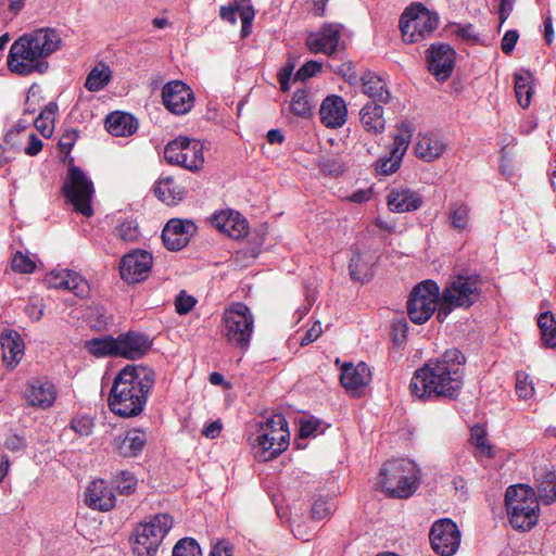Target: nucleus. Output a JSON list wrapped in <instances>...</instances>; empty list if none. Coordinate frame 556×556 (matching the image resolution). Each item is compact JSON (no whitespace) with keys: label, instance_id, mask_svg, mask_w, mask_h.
I'll return each instance as SVG.
<instances>
[{"label":"nucleus","instance_id":"obj_13","mask_svg":"<svg viewBox=\"0 0 556 556\" xmlns=\"http://www.w3.org/2000/svg\"><path fill=\"white\" fill-rule=\"evenodd\" d=\"M482 287L481 277L478 274L467 271L455 275L444 288L445 299L454 300L457 307L469 308L480 298Z\"/></svg>","mask_w":556,"mask_h":556},{"label":"nucleus","instance_id":"obj_30","mask_svg":"<svg viewBox=\"0 0 556 556\" xmlns=\"http://www.w3.org/2000/svg\"><path fill=\"white\" fill-rule=\"evenodd\" d=\"M213 224L218 230L233 239H240L248 232V223L241 218L239 213L222 212L216 214L213 217Z\"/></svg>","mask_w":556,"mask_h":556},{"label":"nucleus","instance_id":"obj_44","mask_svg":"<svg viewBox=\"0 0 556 556\" xmlns=\"http://www.w3.org/2000/svg\"><path fill=\"white\" fill-rule=\"evenodd\" d=\"M291 112L300 117L307 118L312 115V106L308 100V93L305 90L294 92L290 105Z\"/></svg>","mask_w":556,"mask_h":556},{"label":"nucleus","instance_id":"obj_11","mask_svg":"<svg viewBox=\"0 0 556 556\" xmlns=\"http://www.w3.org/2000/svg\"><path fill=\"white\" fill-rule=\"evenodd\" d=\"M440 301V287L433 280H425L415 286L407 301V314L416 325L427 323L437 311Z\"/></svg>","mask_w":556,"mask_h":556},{"label":"nucleus","instance_id":"obj_4","mask_svg":"<svg viewBox=\"0 0 556 556\" xmlns=\"http://www.w3.org/2000/svg\"><path fill=\"white\" fill-rule=\"evenodd\" d=\"M289 442L288 421L281 413H276L260 422L251 445L260 462H269L285 452Z\"/></svg>","mask_w":556,"mask_h":556},{"label":"nucleus","instance_id":"obj_10","mask_svg":"<svg viewBox=\"0 0 556 556\" xmlns=\"http://www.w3.org/2000/svg\"><path fill=\"white\" fill-rule=\"evenodd\" d=\"M164 159L170 165L199 172L204 164L203 144L194 138L179 136L167 142Z\"/></svg>","mask_w":556,"mask_h":556},{"label":"nucleus","instance_id":"obj_16","mask_svg":"<svg viewBox=\"0 0 556 556\" xmlns=\"http://www.w3.org/2000/svg\"><path fill=\"white\" fill-rule=\"evenodd\" d=\"M427 53V66L429 72L439 80L447 79L455 66L456 51L448 43H432Z\"/></svg>","mask_w":556,"mask_h":556},{"label":"nucleus","instance_id":"obj_1","mask_svg":"<svg viewBox=\"0 0 556 556\" xmlns=\"http://www.w3.org/2000/svg\"><path fill=\"white\" fill-rule=\"evenodd\" d=\"M466 357L456 348L446 350L441 358L430 359L417 369L409 383V390L418 399H456L463 387Z\"/></svg>","mask_w":556,"mask_h":556},{"label":"nucleus","instance_id":"obj_37","mask_svg":"<svg viewBox=\"0 0 556 556\" xmlns=\"http://www.w3.org/2000/svg\"><path fill=\"white\" fill-rule=\"evenodd\" d=\"M397 130V134L393 137V147L390 153L402 162L413 136V126L408 121H404L400 124Z\"/></svg>","mask_w":556,"mask_h":556},{"label":"nucleus","instance_id":"obj_25","mask_svg":"<svg viewBox=\"0 0 556 556\" xmlns=\"http://www.w3.org/2000/svg\"><path fill=\"white\" fill-rule=\"evenodd\" d=\"M148 441L147 432L141 429H130L124 437L114 439L113 451L122 457L130 458L139 456Z\"/></svg>","mask_w":556,"mask_h":556},{"label":"nucleus","instance_id":"obj_55","mask_svg":"<svg viewBox=\"0 0 556 556\" xmlns=\"http://www.w3.org/2000/svg\"><path fill=\"white\" fill-rule=\"evenodd\" d=\"M321 71V64L317 61H308L295 73L294 80H306Z\"/></svg>","mask_w":556,"mask_h":556},{"label":"nucleus","instance_id":"obj_36","mask_svg":"<svg viewBox=\"0 0 556 556\" xmlns=\"http://www.w3.org/2000/svg\"><path fill=\"white\" fill-rule=\"evenodd\" d=\"M59 111L55 102H49L39 113L34 126L45 137L50 138L54 130V119Z\"/></svg>","mask_w":556,"mask_h":556},{"label":"nucleus","instance_id":"obj_12","mask_svg":"<svg viewBox=\"0 0 556 556\" xmlns=\"http://www.w3.org/2000/svg\"><path fill=\"white\" fill-rule=\"evenodd\" d=\"M62 190L77 213L86 217L92 216L91 198L93 185L79 167L75 165L70 166L67 179Z\"/></svg>","mask_w":556,"mask_h":556},{"label":"nucleus","instance_id":"obj_18","mask_svg":"<svg viewBox=\"0 0 556 556\" xmlns=\"http://www.w3.org/2000/svg\"><path fill=\"white\" fill-rule=\"evenodd\" d=\"M195 230L197 226L191 220L169 219L162 231L163 243L170 251H179L189 243Z\"/></svg>","mask_w":556,"mask_h":556},{"label":"nucleus","instance_id":"obj_63","mask_svg":"<svg viewBox=\"0 0 556 556\" xmlns=\"http://www.w3.org/2000/svg\"><path fill=\"white\" fill-rule=\"evenodd\" d=\"M210 556H232V546L226 541H219L213 546Z\"/></svg>","mask_w":556,"mask_h":556},{"label":"nucleus","instance_id":"obj_54","mask_svg":"<svg viewBox=\"0 0 556 556\" xmlns=\"http://www.w3.org/2000/svg\"><path fill=\"white\" fill-rule=\"evenodd\" d=\"M66 282L64 290L72 291L76 295L83 294L86 281L79 274L67 269Z\"/></svg>","mask_w":556,"mask_h":556},{"label":"nucleus","instance_id":"obj_49","mask_svg":"<svg viewBox=\"0 0 556 556\" xmlns=\"http://www.w3.org/2000/svg\"><path fill=\"white\" fill-rule=\"evenodd\" d=\"M12 269L20 274H31L36 269V263L26 254L17 251L12 257Z\"/></svg>","mask_w":556,"mask_h":556},{"label":"nucleus","instance_id":"obj_23","mask_svg":"<svg viewBox=\"0 0 556 556\" xmlns=\"http://www.w3.org/2000/svg\"><path fill=\"white\" fill-rule=\"evenodd\" d=\"M118 356L128 359L142 357L151 348L148 336L136 331H128L117 337Z\"/></svg>","mask_w":556,"mask_h":556},{"label":"nucleus","instance_id":"obj_52","mask_svg":"<svg viewBox=\"0 0 556 556\" xmlns=\"http://www.w3.org/2000/svg\"><path fill=\"white\" fill-rule=\"evenodd\" d=\"M516 393L520 399L527 400L533 395L534 388L531 381H528V375L521 371L516 374Z\"/></svg>","mask_w":556,"mask_h":556},{"label":"nucleus","instance_id":"obj_9","mask_svg":"<svg viewBox=\"0 0 556 556\" xmlns=\"http://www.w3.org/2000/svg\"><path fill=\"white\" fill-rule=\"evenodd\" d=\"M172 526L173 518L168 514L155 515L150 521L139 525L132 544L134 555L155 556Z\"/></svg>","mask_w":556,"mask_h":556},{"label":"nucleus","instance_id":"obj_64","mask_svg":"<svg viewBox=\"0 0 556 556\" xmlns=\"http://www.w3.org/2000/svg\"><path fill=\"white\" fill-rule=\"evenodd\" d=\"M223 429V425L219 420L212 421L202 430V434L208 439H215L219 437Z\"/></svg>","mask_w":556,"mask_h":556},{"label":"nucleus","instance_id":"obj_45","mask_svg":"<svg viewBox=\"0 0 556 556\" xmlns=\"http://www.w3.org/2000/svg\"><path fill=\"white\" fill-rule=\"evenodd\" d=\"M112 483L119 494L129 495L136 490L137 479L131 472L124 470L113 477Z\"/></svg>","mask_w":556,"mask_h":556},{"label":"nucleus","instance_id":"obj_15","mask_svg":"<svg viewBox=\"0 0 556 556\" xmlns=\"http://www.w3.org/2000/svg\"><path fill=\"white\" fill-rule=\"evenodd\" d=\"M164 106L175 115L187 114L193 106L194 94L189 86L180 80H172L162 89Z\"/></svg>","mask_w":556,"mask_h":556},{"label":"nucleus","instance_id":"obj_8","mask_svg":"<svg viewBox=\"0 0 556 556\" xmlns=\"http://www.w3.org/2000/svg\"><path fill=\"white\" fill-rule=\"evenodd\" d=\"M438 13L429 11L422 3L407 7L400 17L402 38L406 43H416L429 38L438 28Z\"/></svg>","mask_w":556,"mask_h":556},{"label":"nucleus","instance_id":"obj_27","mask_svg":"<svg viewBox=\"0 0 556 556\" xmlns=\"http://www.w3.org/2000/svg\"><path fill=\"white\" fill-rule=\"evenodd\" d=\"M371 380L369 366L361 362L357 365L346 363L341 368L340 381L342 387L351 392L365 388Z\"/></svg>","mask_w":556,"mask_h":556},{"label":"nucleus","instance_id":"obj_57","mask_svg":"<svg viewBox=\"0 0 556 556\" xmlns=\"http://www.w3.org/2000/svg\"><path fill=\"white\" fill-rule=\"evenodd\" d=\"M440 303L438 302L437 306V319L440 323H443L445 318L452 313V311L457 307L455 301L452 299L447 301L445 299V291L443 290L442 296L440 298Z\"/></svg>","mask_w":556,"mask_h":556},{"label":"nucleus","instance_id":"obj_50","mask_svg":"<svg viewBox=\"0 0 556 556\" xmlns=\"http://www.w3.org/2000/svg\"><path fill=\"white\" fill-rule=\"evenodd\" d=\"M197 299L181 290L175 299V308L179 315H186L193 309Z\"/></svg>","mask_w":556,"mask_h":556},{"label":"nucleus","instance_id":"obj_41","mask_svg":"<svg viewBox=\"0 0 556 556\" xmlns=\"http://www.w3.org/2000/svg\"><path fill=\"white\" fill-rule=\"evenodd\" d=\"M536 497L544 505H551L556 502V475L545 472L536 486Z\"/></svg>","mask_w":556,"mask_h":556},{"label":"nucleus","instance_id":"obj_39","mask_svg":"<svg viewBox=\"0 0 556 556\" xmlns=\"http://www.w3.org/2000/svg\"><path fill=\"white\" fill-rule=\"evenodd\" d=\"M350 276L354 281L362 283L368 281L372 276L370 264L364 260L359 251H354L349 264Z\"/></svg>","mask_w":556,"mask_h":556},{"label":"nucleus","instance_id":"obj_3","mask_svg":"<svg viewBox=\"0 0 556 556\" xmlns=\"http://www.w3.org/2000/svg\"><path fill=\"white\" fill-rule=\"evenodd\" d=\"M154 382V371L151 368L126 365L115 376L109 394L111 412L124 418L138 416L147 404Z\"/></svg>","mask_w":556,"mask_h":556},{"label":"nucleus","instance_id":"obj_58","mask_svg":"<svg viewBox=\"0 0 556 556\" xmlns=\"http://www.w3.org/2000/svg\"><path fill=\"white\" fill-rule=\"evenodd\" d=\"M519 34L516 29H511L505 33L502 38L501 49L505 54H509L518 41Z\"/></svg>","mask_w":556,"mask_h":556},{"label":"nucleus","instance_id":"obj_14","mask_svg":"<svg viewBox=\"0 0 556 556\" xmlns=\"http://www.w3.org/2000/svg\"><path fill=\"white\" fill-rule=\"evenodd\" d=\"M429 540L432 549L440 556H453L457 553L462 533L451 518L434 521L430 528Z\"/></svg>","mask_w":556,"mask_h":556},{"label":"nucleus","instance_id":"obj_19","mask_svg":"<svg viewBox=\"0 0 556 556\" xmlns=\"http://www.w3.org/2000/svg\"><path fill=\"white\" fill-rule=\"evenodd\" d=\"M340 26L337 24H326L319 31L311 33L306 40V47L312 53L323 52L332 55L337 52L340 41Z\"/></svg>","mask_w":556,"mask_h":556},{"label":"nucleus","instance_id":"obj_42","mask_svg":"<svg viewBox=\"0 0 556 556\" xmlns=\"http://www.w3.org/2000/svg\"><path fill=\"white\" fill-rule=\"evenodd\" d=\"M111 80V70L105 64L94 66L87 75L85 87L92 92L102 90Z\"/></svg>","mask_w":556,"mask_h":556},{"label":"nucleus","instance_id":"obj_34","mask_svg":"<svg viewBox=\"0 0 556 556\" xmlns=\"http://www.w3.org/2000/svg\"><path fill=\"white\" fill-rule=\"evenodd\" d=\"M86 351L98 358L118 356L117 338L104 336L85 341Z\"/></svg>","mask_w":556,"mask_h":556},{"label":"nucleus","instance_id":"obj_29","mask_svg":"<svg viewBox=\"0 0 556 556\" xmlns=\"http://www.w3.org/2000/svg\"><path fill=\"white\" fill-rule=\"evenodd\" d=\"M361 81L362 91L372 100L371 103L387 104L390 102L391 93L381 76H378L371 71H367L361 76Z\"/></svg>","mask_w":556,"mask_h":556},{"label":"nucleus","instance_id":"obj_47","mask_svg":"<svg viewBox=\"0 0 556 556\" xmlns=\"http://www.w3.org/2000/svg\"><path fill=\"white\" fill-rule=\"evenodd\" d=\"M172 556H202V552L194 539L184 538L173 547Z\"/></svg>","mask_w":556,"mask_h":556},{"label":"nucleus","instance_id":"obj_48","mask_svg":"<svg viewBox=\"0 0 556 556\" xmlns=\"http://www.w3.org/2000/svg\"><path fill=\"white\" fill-rule=\"evenodd\" d=\"M334 510L336 505L332 501L318 498L312 506L311 516L313 519L323 520L329 518Z\"/></svg>","mask_w":556,"mask_h":556},{"label":"nucleus","instance_id":"obj_31","mask_svg":"<svg viewBox=\"0 0 556 556\" xmlns=\"http://www.w3.org/2000/svg\"><path fill=\"white\" fill-rule=\"evenodd\" d=\"M104 126L112 136L127 137L136 132L138 122L131 114L116 111L105 117Z\"/></svg>","mask_w":556,"mask_h":556},{"label":"nucleus","instance_id":"obj_61","mask_svg":"<svg viewBox=\"0 0 556 556\" xmlns=\"http://www.w3.org/2000/svg\"><path fill=\"white\" fill-rule=\"evenodd\" d=\"M323 333L321 324L319 320L315 321L313 326L305 332L301 339V345H307L316 341Z\"/></svg>","mask_w":556,"mask_h":556},{"label":"nucleus","instance_id":"obj_59","mask_svg":"<svg viewBox=\"0 0 556 556\" xmlns=\"http://www.w3.org/2000/svg\"><path fill=\"white\" fill-rule=\"evenodd\" d=\"M42 147V140L35 132H31L28 137V144L24 148V153L29 156H36L40 153Z\"/></svg>","mask_w":556,"mask_h":556},{"label":"nucleus","instance_id":"obj_22","mask_svg":"<svg viewBox=\"0 0 556 556\" xmlns=\"http://www.w3.org/2000/svg\"><path fill=\"white\" fill-rule=\"evenodd\" d=\"M321 123L328 128H340L346 122L348 109L341 96L331 94L324 99L319 109Z\"/></svg>","mask_w":556,"mask_h":556},{"label":"nucleus","instance_id":"obj_32","mask_svg":"<svg viewBox=\"0 0 556 556\" xmlns=\"http://www.w3.org/2000/svg\"><path fill=\"white\" fill-rule=\"evenodd\" d=\"M361 123L367 132L372 135L381 134L386 127L383 108L378 103L368 102L361 112Z\"/></svg>","mask_w":556,"mask_h":556},{"label":"nucleus","instance_id":"obj_26","mask_svg":"<svg viewBox=\"0 0 556 556\" xmlns=\"http://www.w3.org/2000/svg\"><path fill=\"white\" fill-rule=\"evenodd\" d=\"M86 504L100 511L111 510L116 503L113 491L106 485L103 479L92 481L86 490Z\"/></svg>","mask_w":556,"mask_h":556},{"label":"nucleus","instance_id":"obj_38","mask_svg":"<svg viewBox=\"0 0 556 556\" xmlns=\"http://www.w3.org/2000/svg\"><path fill=\"white\" fill-rule=\"evenodd\" d=\"M538 326L541 330V339L546 348H556V320L549 311L540 314Z\"/></svg>","mask_w":556,"mask_h":556},{"label":"nucleus","instance_id":"obj_33","mask_svg":"<svg viewBox=\"0 0 556 556\" xmlns=\"http://www.w3.org/2000/svg\"><path fill=\"white\" fill-rule=\"evenodd\" d=\"M445 143L433 134L420 135L416 143V155L426 161L431 162L438 159L445 151Z\"/></svg>","mask_w":556,"mask_h":556},{"label":"nucleus","instance_id":"obj_35","mask_svg":"<svg viewBox=\"0 0 556 556\" xmlns=\"http://www.w3.org/2000/svg\"><path fill=\"white\" fill-rule=\"evenodd\" d=\"M532 79L533 76L531 72L525 70L514 75L516 98L523 109H527L531 103L533 94Z\"/></svg>","mask_w":556,"mask_h":556},{"label":"nucleus","instance_id":"obj_5","mask_svg":"<svg viewBox=\"0 0 556 556\" xmlns=\"http://www.w3.org/2000/svg\"><path fill=\"white\" fill-rule=\"evenodd\" d=\"M381 489L391 498L406 500L419 486V469L407 458L391 459L380 469Z\"/></svg>","mask_w":556,"mask_h":556},{"label":"nucleus","instance_id":"obj_43","mask_svg":"<svg viewBox=\"0 0 556 556\" xmlns=\"http://www.w3.org/2000/svg\"><path fill=\"white\" fill-rule=\"evenodd\" d=\"M154 193L159 200L167 205L176 204L182 199L180 188L175 185L173 178H166L159 182L154 189Z\"/></svg>","mask_w":556,"mask_h":556},{"label":"nucleus","instance_id":"obj_56","mask_svg":"<svg viewBox=\"0 0 556 556\" xmlns=\"http://www.w3.org/2000/svg\"><path fill=\"white\" fill-rule=\"evenodd\" d=\"M67 269L61 270H52L46 277V285L50 289H62L64 290V285H66Z\"/></svg>","mask_w":556,"mask_h":556},{"label":"nucleus","instance_id":"obj_20","mask_svg":"<svg viewBox=\"0 0 556 556\" xmlns=\"http://www.w3.org/2000/svg\"><path fill=\"white\" fill-rule=\"evenodd\" d=\"M241 20V36L248 37L251 33L252 22L255 17V10L251 0H233L228 5H222L219 8V17L224 22H228L231 25H236L237 16Z\"/></svg>","mask_w":556,"mask_h":556},{"label":"nucleus","instance_id":"obj_17","mask_svg":"<svg viewBox=\"0 0 556 556\" xmlns=\"http://www.w3.org/2000/svg\"><path fill=\"white\" fill-rule=\"evenodd\" d=\"M152 255L147 251H134L126 254L119 264V274L127 283L146 280L152 267Z\"/></svg>","mask_w":556,"mask_h":556},{"label":"nucleus","instance_id":"obj_7","mask_svg":"<svg viewBox=\"0 0 556 556\" xmlns=\"http://www.w3.org/2000/svg\"><path fill=\"white\" fill-rule=\"evenodd\" d=\"M254 330V316L242 302L232 303L222 316L220 332L226 342L241 351L250 346Z\"/></svg>","mask_w":556,"mask_h":556},{"label":"nucleus","instance_id":"obj_51","mask_svg":"<svg viewBox=\"0 0 556 556\" xmlns=\"http://www.w3.org/2000/svg\"><path fill=\"white\" fill-rule=\"evenodd\" d=\"M401 166L400 159L390 153V156L380 157L376 163V170L380 175H391Z\"/></svg>","mask_w":556,"mask_h":556},{"label":"nucleus","instance_id":"obj_46","mask_svg":"<svg viewBox=\"0 0 556 556\" xmlns=\"http://www.w3.org/2000/svg\"><path fill=\"white\" fill-rule=\"evenodd\" d=\"M114 236L124 242H136L140 237L138 224L132 219H126L115 227Z\"/></svg>","mask_w":556,"mask_h":556},{"label":"nucleus","instance_id":"obj_28","mask_svg":"<svg viewBox=\"0 0 556 556\" xmlns=\"http://www.w3.org/2000/svg\"><path fill=\"white\" fill-rule=\"evenodd\" d=\"M0 344L4 364L14 369L24 355V341L21 334L13 329H5L1 332Z\"/></svg>","mask_w":556,"mask_h":556},{"label":"nucleus","instance_id":"obj_53","mask_svg":"<svg viewBox=\"0 0 556 556\" xmlns=\"http://www.w3.org/2000/svg\"><path fill=\"white\" fill-rule=\"evenodd\" d=\"M93 420L88 416H78L72 419L70 427L81 437H88L93 429Z\"/></svg>","mask_w":556,"mask_h":556},{"label":"nucleus","instance_id":"obj_2","mask_svg":"<svg viewBox=\"0 0 556 556\" xmlns=\"http://www.w3.org/2000/svg\"><path fill=\"white\" fill-rule=\"evenodd\" d=\"M61 42L60 35L52 28H40L24 34L9 50L8 67L21 76L45 74L49 70L47 58L61 48Z\"/></svg>","mask_w":556,"mask_h":556},{"label":"nucleus","instance_id":"obj_62","mask_svg":"<svg viewBox=\"0 0 556 556\" xmlns=\"http://www.w3.org/2000/svg\"><path fill=\"white\" fill-rule=\"evenodd\" d=\"M3 445L10 451L17 452L25 447V442L20 435L12 433L4 439Z\"/></svg>","mask_w":556,"mask_h":556},{"label":"nucleus","instance_id":"obj_60","mask_svg":"<svg viewBox=\"0 0 556 556\" xmlns=\"http://www.w3.org/2000/svg\"><path fill=\"white\" fill-rule=\"evenodd\" d=\"M406 323H395L392 325L393 343L395 346L400 348L404 344L406 340Z\"/></svg>","mask_w":556,"mask_h":556},{"label":"nucleus","instance_id":"obj_40","mask_svg":"<svg viewBox=\"0 0 556 556\" xmlns=\"http://www.w3.org/2000/svg\"><path fill=\"white\" fill-rule=\"evenodd\" d=\"M450 220L457 231L468 230L470 227V207L463 202H454L450 205Z\"/></svg>","mask_w":556,"mask_h":556},{"label":"nucleus","instance_id":"obj_21","mask_svg":"<svg viewBox=\"0 0 556 556\" xmlns=\"http://www.w3.org/2000/svg\"><path fill=\"white\" fill-rule=\"evenodd\" d=\"M24 397L29 406L46 409L54 404L56 389L48 380L34 379L27 383Z\"/></svg>","mask_w":556,"mask_h":556},{"label":"nucleus","instance_id":"obj_24","mask_svg":"<svg viewBox=\"0 0 556 556\" xmlns=\"http://www.w3.org/2000/svg\"><path fill=\"white\" fill-rule=\"evenodd\" d=\"M387 203L392 212H413L422 206L424 198L419 192L409 188H393L387 195Z\"/></svg>","mask_w":556,"mask_h":556},{"label":"nucleus","instance_id":"obj_6","mask_svg":"<svg viewBox=\"0 0 556 556\" xmlns=\"http://www.w3.org/2000/svg\"><path fill=\"white\" fill-rule=\"evenodd\" d=\"M505 505L511 527L516 530L529 531L539 520V501L535 491L528 484L507 488Z\"/></svg>","mask_w":556,"mask_h":556}]
</instances>
